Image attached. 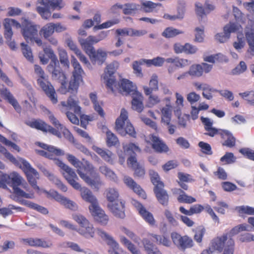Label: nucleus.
<instances>
[{
	"label": "nucleus",
	"mask_w": 254,
	"mask_h": 254,
	"mask_svg": "<svg viewBox=\"0 0 254 254\" xmlns=\"http://www.w3.org/2000/svg\"><path fill=\"white\" fill-rule=\"evenodd\" d=\"M44 54L51 62L48 65V68L52 71V77L58 80L61 84L60 91L62 94L70 92L76 93L80 82L82 81V75L84 73L83 69L77 60L73 56L71 57V63L73 67L72 76L69 82H66V77L59 66V62L53 50L50 47L43 49Z\"/></svg>",
	"instance_id": "1"
},
{
	"label": "nucleus",
	"mask_w": 254,
	"mask_h": 254,
	"mask_svg": "<svg viewBox=\"0 0 254 254\" xmlns=\"http://www.w3.org/2000/svg\"><path fill=\"white\" fill-rule=\"evenodd\" d=\"M115 71L114 64H108L102 76L107 89L115 94L119 92L123 95H130L132 109L141 113L144 109L143 95L137 91L136 85L128 79L123 78L120 81H117L114 76Z\"/></svg>",
	"instance_id": "2"
},
{
	"label": "nucleus",
	"mask_w": 254,
	"mask_h": 254,
	"mask_svg": "<svg viewBox=\"0 0 254 254\" xmlns=\"http://www.w3.org/2000/svg\"><path fill=\"white\" fill-rule=\"evenodd\" d=\"M66 157L68 162L76 168L79 177L89 186L97 190L102 185L99 175L95 171V167L88 160L82 159V161L75 156L66 154Z\"/></svg>",
	"instance_id": "3"
},
{
	"label": "nucleus",
	"mask_w": 254,
	"mask_h": 254,
	"mask_svg": "<svg viewBox=\"0 0 254 254\" xmlns=\"http://www.w3.org/2000/svg\"><path fill=\"white\" fill-rule=\"evenodd\" d=\"M6 184L12 187L13 192L10 197L15 201L20 203L23 200V198H34L33 192H26L19 188L20 186L26 191H28L29 187L27 183L18 173L13 172L9 175H3L2 180L0 179V188L5 189L6 187Z\"/></svg>",
	"instance_id": "4"
},
{
	"label": "nucleus",
	"mask_w": 254,
	"mask_h": 254,
	"mask_svg": "<svg viewBox=\"0 0 254 254\" xmlns=\"http://www.w3.org/2000/svg\"><path fill=\"white\" fill-rule=\"evenodd\" d=\"M55 164L60 168L61 173L67 182L75 190H79L82 199L91 203L89 206L97 205V199L91 190L86 187L81 188L77 182L78 178L74 171L59 159H55Z\"/></svg>",
	"instance_id": "5"
},
{
	"label": "nucleus",
	"mask_w": 254,
	"mask_h": 254,
	"mask_svg": "<svg viewBox=\"0 0 254 254\" xmlns=\"http://www.w3.org/2000/svg\"><path fill=\"white\" fill-rule=\"evenodd\" d=\"M247 225L240 224L232 228L230 231L224 233L221 236L214 238L211 242V247L213 250L221 252L223 254H233L235 250V242L233 239L236 234L241 231L247 230Z\"/></svg>",
	"instance_id": "6"
},
{
	"label": "nucleus",
	"mask_w": 254,
	"mask_h": 254,
	"mask_svg": "<svg viewBox=\"0 0 254 254\" xmlns=\"http://www.w3.org/2000/svg\"><path fill=\"white\" fill-rule=\"evenodd\" d=\"M0 151L11 162L23 170L27 181L34 190H40L39 187L37 185V180L39 179L38 172L31 166L28 161L22 158L16 159L3 146L0 147Z\"/></svg>",
	"instance_id": "7"
},
{
	"label": "nucleus",
	"mask_w": 254,
	"mask_h": 254,
	"mask_svg": "<svg viewBox=\"0 0 254 254\" xmlns=\"http://www.w3.org/2000/svg\"><path fill=\"white\" fill-rule=\"evenodd\" d=\"M104 194L108 201L107 207L111 212L116 217L125 218L126 201L119 199L120 194L118 190L114 188H109L105 190Z\"/></svg>",
	"instance_id": "8"
},
{
	"label": "nucleus",
	"mask_w": 254,
	"mask_h": 254,
	"mask_svg": "<svg viewBox=\"0 0 254 254\" xmlns=\"http://www.w3.org/2000/svg\"><path fill=\"white\" fill-rule=\"evenodd\" d=\"M73 219L79 225V228L76 229V227L65 220H61L60 224L65 228L76 230L81 235L86 238H93L95 235V229L93 225L83 215L80 214H72Z\"/></svg>",
	"instance_id": "9"
},
{
	"label": "nucleus",
	"mask_w": 254,
	"mask_h": 254,
	"mask_svg": "<svg viewBox=\"0 0 254 254\" xmlns=\"http://www.w3.org/2000/svg\"><path fill=\"white\" fill-rule=\"evenodd\" d=\"M35 73L37 75V82L38 85L41 87L46 96L49 98L53 104L58 103V97L56 90L48 80V76L46 75L41 67L38 65L34 66Z\"/></svg>",
	"instance_id": "10"
},
{
	"label": "nucleus",
	"mask_w": 254,
	"mask_h": 254,
	"mask_svg": "<svg viewBox=\"0 0 254 254\" xmlns=\"http://www.w3.org/2000/svg\"><path fill=\"white\" fill-rule=\"evenodd\" d=\"M39 26L31 21L22 18L20 28L21 33L25 41L27 42H35L37 46H41L43 45L42 39L38 37Z\"/></svg>",
	"instance_id": "11"
},
{
	"label": "nucleus",
	"mask_w": 254,
	"mask_h": 254,
	"mask_svg": "<svg viewBox=\"0 0 254 254\" xmlns=\"http://www.w3.org/2000/svg\"><path fill=\"white\" fill-rule=\"evenodd\" d=\"M149 176L151 182L154 186L153 191L157 200L163 206H168L169 202V196L167 191L164 189V183L160 181L159 175L155 171L150 170Z\"/></svg>",
	"instance_id": "12"
},
{
	"label": "nucleus",
	"mask_w": 254,
	"mask_h": 254,
	"mask_svg": "<svg viewBox=\"0 0 254 254\" xmlns=\"http://www.w3.org/2000/svg\"><path fill=\"white\" fill-rule=\"evenodd\" d=\"M127 112L122 109L119 117L115 123V130L121 135L125 136L128 134L133 138H136V132L132 124L128 122Z\"/></svg>",
	"instance_id": "13"
},
{
	"label": "nucleus",
	"mask_w": 254,
	"mask_h": 254,
	"mask_svg": "<svg viewBox=\"0 0 254 254\" xmlns=\"http://www.w3.org/2000/svg\"><path fill=\"white\" fill-rule=\"evenodd\" d=\"M78 104L79 101L75 96L69 97L67 103L64 101L61 102L63 107H67L69 110H72L75 114L80 115L81 126L86 128L88 122L93 120V117L86 115H81V108Z\"/></svg>",
	"instance_id": "14"
},
{
	"label": "nucleus",
	"mask_w": 254,
	"mask_h": 254,
	"mask_svg": "<svg viewBox=\"0 0 254 254\" xmlns=\"http://www.w3.org/2000/svg\"><path fill=\"white\" fill-rule=\"evenodd\" d=\"M26 124L31 128L40 130L44 133L50 132L59 137L61 136L60 132L45 121L40 119H34L26 123Z\"/></svg>",
	"instance_id": "15"
},
{
	"label": "nucleus",
	"mask_w": 254,
	"mask_h": 254,
	"mask_svg": "<svg viewBox=\"0 0 254 254\" xmlns=\"http://www.w3.org/2000/svg\"><path fill=\"white\" fill-rule=\"evenodd\" d=\"M171 237L174 244L180 249L184 250L193 246L192 240L187 235L182 236L177 232H173Z\"/></svg>",
	"instance_id": "16"
},
{
	"label": "nucleus",
	"mask_w": 254,
	"mask_h": 254,
	"mask_svg": "<svg viewBox=\"0 0 254 254\" xmlns=\"http://www.w3.org/2000/svg\"><path fill=\"white\" fill-rule=\"evenodd\" d=\"M241 28V26L238 23L230 22L224 27V33L217 34L215 39L220 43H224L230 38L231 33L237 32Z\"/></svg>",
	"instance_id": "17"
},
{
	"label": "nucleus",
	"mask_w": 254,
	"mask_h": 254,
	"mask_svg": "<svg viewBox=\"0 0 254 254\" xmlns=\"http://www.w3.org/2000/svg\"><path fill=\"white\" fill-rule=\"evenodd\" d=\"M89 209L95 220L101 225H107L109 219L105 211L101 209L98 204L95 206H89Z\"/></svg>",
	"instance_id": "18"
},
{
	"label": "nucleus",
	"mask_w": 254,
	"mask_h": 254,
	"mask_svg": "<svg viewBox=\"0 0 254 254\" xmlns=\"http://www.w3.org/2000/svg\"><path fill=\"white\" fill-rule=\"evenodd\" d=\"M212 65L205 63L201 64H194L192 65L188 71L189 74L192 76L200 77L202 75L203 73L209 72L212 69Z\"/></svg>",
	"instance_id": "19"
},
{
	"label": "nucleus",
	"mask_w": 254,
	"mask_h": 254,
	"mask_svg": "<svg viewBox=\"0 0 254 254\" xmlns=\"http://www.w3.org/2000/svg\"><path fill=\"white\" fill-rule=\"evenodd\" d=\"M166 62L169 64L167 66L169 73H172L177 68H182L188 65L190 62L189 60L181 59L179 57L170 58L166 59Z\"/></svg>",
	"instance_id": "20"
},
{
	"label": "nucleus",
	"mask_w": 254,
	"mask_h": 254,
	"mask_svg": "<svg viewBox=\"0 0 254 254\" xmlns=\"http://www.w3.org/2000/svg\"><path fill=\"white\" fill-rule=\"evenodd\" d=\"M150 143L155 152L159 153H166L169 148L166 143L158 136L153 134L149 135Z\"/></svg>",
	"instance_id": "21"
},
{
	"label": "nucleus",
	"mask_w": 254,
	"mask_h": 254,
	"mask_svg": "<svg viewBox=\"0 0 254 254\" xmlns=\"http://www.w3.org/2000/svg\"><path fill=\"white\" fill-rule=\"evenodd\" d=\"M127 164L128 166L131 167L134 170V176L139 178H142L145 174V170L143 166L138 162L136 155L135 154L130 156L127 159Z\"/></svg>",
	"instance_id": "22"
},
{
	"label": "nucleus",
	"mask_w": 254,
	"mask_h": 254,
	"mask_svg": "<svg viewBox=\"0 0 254 254\" xmlns=\"http://www.w3.org/2000/svg\"><path fill=\"white\" fill-rule=\"evenodd\" d=\"M132 203L137 209L140 216L147 223L151 226L155 225V220L153 214L147 211L141 203L137 200H133Z\"/></svg>",
	"instance_id": "23"
},
{
	"label": "nucleus",
	"mask_w": 254,
	"mask_h": 254,
	"mask_svg": "<svg viewBox=\"0 0 254 254\" xmlns=\"http://www.w3.org/2000/svg\"><path fill=\"white\" fill-rule=\"evenodd\" d=\"M3 25L4 29V38L7 41H10L13 34L12 26H14L17 28H19L20 23L14 19L6 18L4 19Z\"/></svg>",
	"instance_id": "24"
},
{
	"label": "nucleus",
	"mask_w": 254,
	"mask_h": 254,
	"mask_svg": "<svg viewBox=\"0 0 254 254\" xmlns=\"http://www.w3.org/2000/svg\"><path fill=\"white\" fill-rule=\"evenodd\" d=\"M125 184L139 196L143 199H146V194L144 190L130 177L125 176L124 178Z\"/></svg>",
	"instance_id": "25"
},
{
	"label": "nucleus",
	"mask_w": 254,
	"mask_h": 254,
	"mask_svg": "<svg viewBox=\"0 0 254 254\" xmlns=\"http://www.w3.org/2000/svg\"><path fill=\"white\" fill-rule=\"evenodd\" d=\"M40 146L45 149L46 151H39V154L47 158L53 159L54 156H61L64 155V152L63 150L60 149L56 148L54 146H48L44 143H42Z\"/></svg>",
	"instance_id": "26"
},
{
	"label": "nucleus",
	"mask_w": 254,
	"mask_h": 254,
	"mask_svg": "<svg viewBox=\"0 0 254 254\" xmlns=\"http://www.w3.org/2000/svg\"><path fill=\"white\" fill-rule=\"evenodd\" d=\"M117 36L121 37L128 36L130 37H140L147 33L145 30H138L131 28H125L117 29L115 32Z\"/></svg>",
	"instance_id": "27"
},
{
	"label": "nucleus",
	"mask_w": 254,
	"mask_h": 254,
	"mask_svg": "<svg viewBox=\"0 0 254 254\" xmlns=\"http://www.w3.org/2000/svg\"><path fill=\"white\" fill-rule=\"evenodd\" d=\"M0 94L1 97L11 104L17 112H20L21 111V106L8 89L6 88H3L1 89L0 90Z\"/></svg>",
	"instance_id": "28"
},
{
	"label": "nucleus",
	"mask_w": 254,
	"mask_h": 254,
	"mask_svg": "<svg viewBox=\"0 0 254 254\" xmlns=\"http://www.w3.org/2000/svg\"><path fill=\"white\" fill-rule=\"evenodd\" d=\"M88 56L93 64L101 65L106 61L107 53L102 49H98L97 51L95 50Z\"/></svg>",
	"instance_id": "29"
},
{
	"label": "nucleus",
	"mask_w": 254,
	"mask_h": 254,
	"mask_svg": "<svg viewBox=\"0 0 254 254\" xmlns=\"http://www.w3.org/2000/svg\"><path fill=\"white\" fill-rule=\"evenodd\" d=\"M195 6L196 14L197 16L201 18L205 16L215 9L214 5L209 3L208 1H206L205 3V8L203 7L201 3L198 2L195 3Z\"/></svg>",
	"instance_id": "30"
},
{
	"label": "nucleus",
	"mask_w": 254,
	"mask_h": 254,
	"mask_svg": "<svg viewBox=\"0 0 254 254\" xmlns=\"http://www.w3.org/2000/svg\"><path fill=\"white\" fill-rule=\"evenodd\" d=\"M23 243L28 246L35 247H42L44 248H50L52 246V244L47 242L41 239L29 238L23 239Z\"/></svg>",
	"instance_id": "31"
},
{
	"label": "nucleus",
	"mask_w": 254,
	"mask_h": 254,
	"mask_svg": "<svg viewBox=\"0 0 254 254\" xmlns=\"http://www.w3.org/2000/svg\"><path fill=\"white\" fill-rule=\"evenodd\" d=\"M173 193L174 194H179L177 197V200L180 203L191 204L196 202V199L194 197L190 195H188L181 189H174L173 190Z\"/></svg>",
	"instance_id": "32"
},
{
	"label": "nucleus",
	"mask_w": 254,
	"mask_h": 254,
	"mask_svg": "<svg viewBox=\"0 0 254 254\" xmlns=\"http://www.w3.org/2000/svg\"><path fill=\"white\" fill-rule=\"evenodd\" d=\"M82 48L88 55L95 50L93 45L96 44L94 36H89L86 39H81L79 40Z\"/></svg>",
	"instance_id": "33"
},
{
	"label": "nucleus",
	"mask_w": 254,
	"mask_h": 254,
	"mask_svg": "<svg viewBox=\"0 0 254 254\" xmlns=\"http://www.w3.org/2000/svg\"><path fill=\"white\" fill-rule=\"evenodd\" d=\"M114 6L123 9V13L125 14L128 15L135 13L139 9L140 5L135 3H127L124 5L117 4Z\"/></svg>",
	"instance_id": "34"
},
{
	"label": "nucleus",
	"mask_w": 254,
	"mask_h": 254,
	"mask_svg": "<svg viewBox=\"0 0 254 254\" xmlns=\"http://www.w3.org/2000/svg\"><path fill=\"white\" fill-rule=\"evenodd\" d=\"M221 138L224 140L222 144L229 148L233 147L236 145V138L233 136L232 134L227 130H224Z\"/></svg>",
	"instance_id": "35"
},
{
	"label": "nucleus",
	"mask_w": 254,
	"mask_h": 254,
	"mask_svg": "<svg viewBox=\"0 0 254 254\" xmlns=\"http://www.w3.org/2000/svg\"><path fill=\"white\" fill-rule=\"evenodd\" d=\"M204 207L199 204H196L190 206L189 210H187L183 206L179 207V211L181 213L187 215L191 216L194 214L200 213L203 210Z\"/></svg>",
	"instance_id": "36"
},
{
	"label": "nucleus",
	"mask_w": 254,
	"mask_h": 254,
	"mask_svg": "<svg viewBox=\"0 0 254 254\" xmlns=\"http://www.w3.org/2000/svg\"><path fill=\"white\" fill-rule=\"evenodd\" d=\"M162 6L160 3H155L152 1L147 0L141 1L139 9L145 13L153 12L157 7Z\"/></svg>",
	"instance_id": "37"
},
{
	"label": "nucleus",
	"mask_w": 254,
	"mask_h": 254,
	"mask_svg": "<svg viewBox=\"0 0 254 254\" xmlns=\"http://www.w3.org/2000/svg\"><path fill=\"white\" fill-rule=\"evenodd\" d=\"M54 198L67 208L71 210H75L77 208V205L75 203L57 192L55 193Z\"/></svg>",
	"instance_id": "38"
},
{
	"label": "nucleus",
	"mask_w": 254,
	"mask_h": 254,
	"mask_svg": "<svg viewBox=\"0 0 254 254\" xmlns=\"http://www.w3.org/2000/svg\"><path fill=\"white\" fill-rule=\"evenodd\" d=\"M95 151L106 162L111 164H113L115 155L111 151L104 150L99 147H97Z\"/></svg>",
	"instance_id": "39"
},
{
	"label": "nucleus",
	"mask_w": 254,
	"mask_h": 254,
	"mask_svg": "<svg viewBox=\"0 0 254 254\" xmlns=\"http://www.w3.org/2000/svg\"><path fill=\"white\" fill-rule=\"evenodd\" d=\"M40 2L53 10H60L64 6L63 0H41Z\"/></svg>",
	"instance_id": "40"
},
{
	"label": "nucleus",
	"mask_w": 254,
	"mask_h": 254,
	"mask_svg": "<svg viewBox=\"0 0 254 254\" xmlns=\"http://www.w3.org/2000/svg\"><path fill=\"white\" fill-rule=\"evenodd\" d=\"M89 98L93 104L94 110L102 118L105 116V113L100 102L98 101L97 94L95 92L90 93Z\"/></svg>",
	"instance_id": "41"
},
{
	"label": "nucleus",
	"mask_w": 254,
	"mask_h": 254,
	"mask_svg": "<svg viewBox=\"0 0 254 254\" xmlns=\"http://www.w3.org/2000/svg\"><path fill=\"white\" fill-rule=\"evenodd\" d=\"M98 234L103 240L106 241L108 245L112 246L114 249H118V243L106 232L102 230H98Z\"/></svg>",
	"instance_id": "42"
},
{
	"label": "nucleus",
	"mask_w": 254,
	"mask_h": 254,
	"mask_svg": "<svg viewBox=\"0 0 254 254\" xmlns=\"http://www.w3.org/2000/svg\"><path fill=\"white\" fill-rule=\"evenodd\" d=\"M161 121L164 124H169L171 122L172 115V107L170 105H166L161 109Z\"/></svg>",
	"instance_id": "43"
},
{
	"label": "nucleus",
	"mask_w": 254,
	"mask_h": 254,
	"mask_svg": "<svg viewBox=\"0 0 254 254\" xmlns=\"http://www.w3.org/2000/svg\"><path fill=\"white\" fill-rule=\"evenodd\" d=\"M54 32L53 23H49L41 28L39 31V34L45 39H48L52 36Z\"/></svg>",
	"instance_id": "44"
},
{
	"label": "nucleus",
	"mask_w": 254,
	"mask_h": 254,
	"mask_svg": "<svg viewBox=\"0 0 254 254\" xmlns=\"http://www.w3.org/2000/svg\"><path fill=\"white\" fill-rule=\"evenodd\" d=\"M100 172L104 175L106 178L114 182L117 181L118 177L115 172L106 165L101 166L99 167Z\"/></svg>",
	"instance_id": "45"
},
{
	"label": "nucleus",
	"mask_w": 254,
	"mask_h": 254,
	"mask_svg": "<svg viewBox=\"0 0 254 254\" xmlns=\"http://www.w3.org/2000/svg\"><path fill=\"white\" fill-rule=\"evenodd\" d=\"M184 33V32L173 27L166 28L162 33V36L166 38H174L179 34Z\"/></svg>",
	"instance_id": "46"
},
{
	"label": "nucleus",
	"mask_w": 254,
	"mask_h": 254,
	"mask_svg": "<svg viewBox=\"0 0 254 254\" xmlns=\"http://www.w3.org/2000/svg\"><path fill=\"white\" fill-rule=\"evenodd\" d=\"M150 238H153L155 242L159 245H162L166 247H169L171 244L169 237L164 235H158L155 234H149Z\"/></svg>",
	"instance_id": "47"
},
{
	"label": "nucleus",
	"mask_w": 254,
	"mask_h": 254,
	"mask_svg": "<svg viewBox=\"0 0 254 254\" xmlns=\"http://www.w3.org/2000/svg\"><path fill=\"white\" fill-rule=\"evenodd\" d=\"M20 203L30 208L36 210L43 214H46L48 213V210L47 208L30 201L23 200Z\"/></svg>",
	"instance_id": "48"
},
{
	"label": "nucleus",
	"mask_w": 254,
	"mask_h": 254,
	"mask_svg": "<svg viewBox=\"0 0 254 254\" xmlns=\"http://www.w3.org/2000/svg\"><path fill=\"white\" fill-rule=\"evenodd\" d=\"M120 241L132 254H140L139 251L136 248L134 244L127 239L124 236H121Z\"/></svg>",
	"instance_id": "49"
},
{
	"label": "nucleus",
	"mask_w": 254,
	"mask_h": 254,
	"mask_svg": "<svg viewBox=\"0 0 254 254\" xmlns=\"http://www.w3.org/2000/svg\"><path fill=\"white\" fill-rule=\"evenodd\" d=\"M246 37L249 46V48L248 50V52L251 54V56L254 55V30L251 32H247L246 33Z\"/></svg>",
	"instance_id": "50"
},
{
	"label": "nucleus",
	"mask_w": 254,
	"mask_h": 254,
	"mask_svg": "<svg viewBox=\"0 0 254 254\" xmlns=\"http://www.w3.org/2000/svg\"><path fill=\"white\" fill-rule=\"evenodd\" d=\"M120 22L118 19H114L113 20H108L103 23L101 24L95 25L93 29L94 30H101L103 29H107L112 27V26L117 24Z\"/></svg>",
	"instance_id": "51"
},
{
	"label": "nucleus",
	"mask_w": 254,
	"mask_h": 254,
	"mask_svg": "<svg viewBox=\"0 0 254 254\" xmlns=\"http://www.w3.org/2000/svg\"><path fill=\"white\" fill-rule=\"evenodd\" d=\"M59 56L61 64H63V66L68 68L69 66V62L66 51L63 49H59Z\"/></svg>",
	"instance_id": "52"
},
{
	"label": "nucleus",
	"mask_w": 254,
	"mask_h": 254,
	"mask_svg": "<svg viewBox=\"0 0 254 254\" xmlns=\"http://www.w3.org/2000/svg\"><path fill=\"white\" fill-rule=\"evenodd\" d=\"M21 50L24 56L31 62H33V57L30 47L24 43H21Z\"/></svg>",
	"instance_id": "53"
},
{
	"label": "nucleus",
	"mask_w": 254,
	"mask_h": 254,
	"mask_svg": "<svg viewBox=\"0 0 254 254\" xmlns=\"http://www.w3.org/2000/svg\"><path fill=\"white\" fill-rule=\"evenodd\" d=\"M47 176L49 177V179L52 181L57 187L63 192L67 191V187L58 179L56 178L53 174L49 172L47 173Z\"/></svg>",
	"instance_id": "54"
},
{
	"label": "nucleus",
	"mask_w": 254,
	"mask_h": 254,
	"mask_svg": "<svg viewBox=\"0 0 254 254\" xmlns=\"http://www.w3.org/2000/svg\"><path fill=\"white\" fill-rule=\"evenodd\" d=\"M106 135V142L108 146H115L119 142L118 137L111 131H107Z\"/></svg>",
	"instance_id": "55"
},
{
	"label": "nucleus",
	"mask_w": 254,
	"mask_h": 254,
	"mask_svg": "<svg viewBox=\"0 0 254 254\" xmlns=\"http://www.w3.org/2000/svg\"><path fill=\"white\" fill-rule=\"evenodd\" d=\"M223 55L220 53L212 55L203 57L204 61L208 62L212 64H214L215 62H221L223 61Z\"/></svg>",
	"instance_id": "56"
},
{
	"label": "nucleus",
	"mask_w": 254,
	"mask_h": 254,
	"mask_svg": "<svg viewBox=\"0 0 254 254\" xmlns=\"http://www.w3.org/2000/svg\"><path fill=\"white\" fill-rule=\"evenodd\" d=\"M236 158L232 152H226L225 154L220 158V161L223 164H231L236 161Z\"/></svg>",
	"instance_id": "57"
},
{
	"label": "nucleus",
	"mask_w": 254,
	"mask_h": 254,
	"mask_svg": "<svg viewBox=\"0 0 254 254\" xmlns=\"http://www.w3.org/2000/svg\"><path fill=\"white\" fill-rule=\"evenodd\" d=\"M240 96L243 99L248 101L251 105L254 106V91H248L239 93Z\"/></svg>",
	"instance_id": "58"
},
{
	"label": "nucleus",
	"mask_w": 254,
	"mask_h": 254,
	"mask_svg": "<svg viewBox=\"0 0 254 254\" xmlns=\"http://www.w3.org/2000/svg\"><path fill=\"white\" fill-rule=\"evenodd\" d=\"M143 62L149 65H154L156 66H161L166 62V60L163 58L158 57L152 60H143Z\"/></svg>",
	"instance_id": "59"
},
{
	"label": "nucleus",
	"mask_w": 254,
	"mask_h": 254,
	"mask_svg": "<svg viewBox=\"0 0 254 254\" xmlns=\"http://www.w3.org/2000/svg\"><path fill=\"white\" fill-rule=\"evenodd\" d=\"M142 242L147 254L152 253L154 251V249L157 248L149 239L144 238L142 240Z\"/></svg>",
	"instance_id": "60"
},
{
	"label": "nucleus",
	"mask_w": 254,
	"mask_h": 254,
	"mask_svg": "<svg viewBox=\"0 0 254 254\" xmlns=\"http://www.w3.org/2000/svg\"><path fill=\"white\" fill-rule=\"evenodd\" d=\"M216 91V90L210 88V87L206 84H204L203 87L202 95L204 98L207 100H210L212 98V93Z\"/></svg>",
	"instance_id": "61"
},
{
	"label": "nucleus",
	"mask_w": 254,
	"mask_h": 254,
	"mask_svg": "<svg viewBox=\"0 0 254 254\" xmlns=\"http://www.w3.org/2000/svg\"><path fill=\"white\" fill-rule=\"evenodd\" d=\"M200 148L201 151L206 155H211L212 154V148L209 144L203 141H200L198 144Z\"/></svg>",
	"instance_id": "62"
},
{
	"label": "nucleus",
	"mask_w": 254,
	"mask_h": 254,
	"mask_svg": "<svg viewBox=\"0 0 254 254\" xmlns=\"http://www.w3.org/2000/svg\"><path fill=\"white\" fill-rule=\"evenodd\" d=\"M48 7H44L42 6H37L36 7V11L41 15L42 18L48 19L51 17V13Z\"/></svg>",
	"instance_id": "63"
},
{
	"label": "nucleus",
	"mask_w": 254,
	"mask_h": 254,
	"mask_svg": "<svg viewBox=\"0 0 254 254\" xmlns=\"http://www.w3.org/2000/svg\"><path fill=\"white\" fill-rule=\"evenodd\" d=\"M247 68V65L244 61L240 62L239 64L232 70V74L233 75H238L243 73Z\"/></svg>",
	"instance_id": "64"
}]
</instances>
